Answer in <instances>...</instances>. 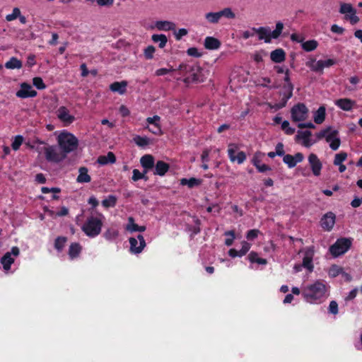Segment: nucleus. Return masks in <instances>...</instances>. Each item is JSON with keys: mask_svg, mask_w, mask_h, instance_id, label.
Masks as SVG:
<instances>
[{"mask_svg": "<svg viewBox=\"0 0 362 362\" xmlns=\"http://www.w3.org/2000/svg\"><path fill=\"white\" fill-rule=\"evenodd\" d=\"M275 71V81L273 88L276 91L273 95L276 103L273 105V109L284 107L288 100L293 95V86L290 80V71L285 65H276L273 67Z\"/></svg>", "mask_w": 362, "mask_h": 362, "instance_id": "nucleus-1", "label": "nucleus"}, {"mask_svg": "<svg viewBox=\"0 0 362 362\" xmlns=\"http://www.w3.org/2000/svg\"><path fill=\"white\" fill-rule=\"evenodd\" d=\"M329 286L325 281L317 280L303 289L302 295L310 303H319L328 296Z\"/></svg>", "mask_w": 362, "mask_h": 362, "instance_id": "nucleus-2", "label": "nucleus"}, {"mask_svg": "<svg viewBox=\"0 0 362 362\" xmlns=\"http://www.w3.org/2000/svg\"><path fill=\"white\" fill-rule=\"evenodd\" d=\"M178 70L187 74L184 79L185 83H201L204 81L203 69L198 65L182 63L179 65Z\"/></svg>", "mask_w": 362, "mask_h": 362, "instance_id": "nucleus-3", "label": "nucleus"}, {"mask_svg": "<svg viewBox=\"0 0 362 362\" xmlns=\"http://www.w3.org/2000/svg\"><path fill=\"white\" fill-rule=\"evenodd\" d=\"M58 143L65 154L74 151L78 146L77 138L69 132L61 133L58 136Z\"/></svg>", "mask_w": 362, "mask_h": 362, "instance_id": "nucleus-4", "label": "nucleus"}, {"mask_svg": "<svg viewBox=\"0 0 362 362\" xmlns=\"http://www.w3.org/2000/svg\"><path fill=\"white\" fill-rule=\"evenodd\" d=\"M102 227L103 221L100 218L90 216L87 218L81 229L87 236L94 238L100 233Z\"/></svg>", "mask_w": 362, "mask_h": 362, "instance_id": "nucleus-5", "label": "nucleus"}, {"mask_svg": "<svg viewBox=\"0 0 362 362\" xmlns=\"http://www.w3.org/2000/svg\"><path fill=\"white\" fill-rule=\"evenodd\" d=\"M339 12L344 15V19L349 21L351 25H355L359 22L356 9L350 3L341 2Z\"/></svg>", "mask_w": 362, "mask_h": 362, "instance_id": "nucleus-6", "label": "nucleus"}, {"mask_svg": "<svg viewBox=\"0 0 362 362\" xmlns=\"http://www.w3.org/2000/svg\"><path fill=\"white\" fill-rule=\"evenodd\" d=\"M319 138H325L326 141L329 143V147L336 151L340 146V139L338 132L332 129H327L322 131L318 134Z\"/></svg>", "mask_w": 362, "mask_h": 362, "instance_id": "nucleus-7", "label": "nucleus"}, {"mask_svg": "<svg viewBox=\"0 0 362 362\" xmlns=\"http://www.w3.org/2000/svg\"><path fill=\"white\" fill-rule=\"evenodd\" d=\"M351 245V240L348 238H340L330 247L329 252L334 257H337L347 252Z\"/></svg>", "mask_w": 362, "mask_h": 362, "instance_id": "nucleus-8", "label": "nucleus"}, {"mask_svg": "<svg viewBox=\"0 0 362 362\" xmlns=\"http://www.w3.org/2000/svg\"><path fill=\"white\" fill-rule=\"evenodd\" d=\"M291 115L293 122H300L308 119L309 110L305 104L298 103L291 108Z\"/></svg>", "mask_w": 362, "mask_h": 362, "instance_id": "nucleus-9", "label": "nucleus"}, {"mask_svg": "<svg viewBox=\"0 0 362 362\" xmlns=\"http://www.w3.org/2000/svg\"><path fill=\"white\" fill-rule=\"evenodd\" d=\"M239 147L235 144H229L228 146V155L231 162H237L238 164L243 163L246 160V154L243 151L235 153L238 151Z\"/></svg>", "mask_w": 362, "mask_h": 362, "instance_id": "nucleus-10", "label": "nucleus"}, {"mask_svg": "<svg viewBox=\"0 0 362 362\" xmlns=\"http://www.w3.org/2000/svg\"><path fill=\"white\" fill-rule=\"evenodd\" d=\"M45 158L49 162L58 163L66 158L65 153H59L57 152L56 147L49 146L44 148Z\"/></svg>", "mask_w": 362, "mask_h": 362, "instance_id": "nucleus-11", "label": "nucleus"}, {"mask_svg": "<svg viewBox=\"0 0 362 362\" xmlns=\"http://www.w3.org/2000/svg\"><path fill=\"white\" fill-rule=\"evenodd\" d=\"M302 252H303V266L309 272H312L314 269V265L313 264V259L315 255L314 247H309L305 248Z\"/></svg>", "mask_w": 362, "mask_h": 362, "instance_id": "nucleus-12", "label": "nucleus"}, {"mask_svg": "<svg viewBox=\"0 0 362 362\" xmlns=\"http://www.w3.org/2000/svg\"><path fill=\"white\" fill-rule=\"evenodd\" d=\"M130 251L132 253L139 254L142 252L144 248L146 247V241L142 235H138L137 238H130Z\"/></svg>", "mask_w": 362, "mask_h": 362, "instance_id": "nucleus-13", "label": "nucleus"}, {"mask_svg": "<svg viewBox=\"0 0 362 362\" xmlns=\"http://www.w3.org/2000/svg\"><path fill=\"white\" fill-rule=\"evenodd\" d=\"M37 93L33 89L30 84L23 82L21 84V88L18 90L16 95L20 98H34L37 96Z\"/></svg>", "mask_w": 362, "mask_h": 362, "instance_id": "nucleus-14", "label": "nucleus"}, {"mask_svg": "<svg viewBox=\"0 0 362 362\" xmlns=\"http://www.w3.org/2000/svg\"><path fill=\"white\" fill-rule=\"evenodd\" d=\"M336 221V216L329 211L326 213L320 220V225L323 230L330 231L333 229Z\"/></svg>", "mask_w": 362, "mask_h": 362, "instance_id": "nucleus-15", "label": "nucleus"}, {"mask_svg": "<svg viewBox=\"0 0 362 362\" xmlns=\"http://www.w3.org/2000/svg\"><path fill=\"white\" fill-rule=\"evenodd\" d=\"M282 158L284 163L286 164L289 168H294L297 163L302 162L304 159V156L301 153H297L294 156L285 153Z\"/></svg>", "mask_w": 362, "mask_h": 362, "instance_id": "nucleus-16", "label": "nucleus"}, {"mask_svg": "<svg viewBox=\"0 0 362 362\" xmlns=\"http://www.w3.org/2000/svg\"><path fill=\"white\" fill-rule=\"evenodd\" d=\"M308 162L310 165L313 173L315 176H319L321 173L322 164L317 155L315 153H310L308 156Z\"/></svg>", "mask_w": 362, "mask_h": 362, "instance_id": "nucleus-17", "label": "nucleus"}, {"mask_svg": "<svg viewBox=\"0 0 362 362\" xmlns=\"http://www.w3.org/2000/svg\"><path fill=\"white\" fill-rule=\"evenodd\" d=\"M296 139L305 147H310L315 143V141L311 139V132L309 131L298 132L296 135Z\"/></svg>", "mask_w": 362, "mask_h": 362, "instance_id": "nucleus-18", "label": "nucleus"}, {"mask_svg": "<svg viewBox=\"0 0 362 362\" xmlns=\"http://www.w3.org/2000/svg\"><path fill=\"white\" fill-rule=\"evenodd\" d=\"M334 104L344 111H350L355 106V101L349 98H341L336 100Z\"/></svg>", "mask_w": 362, "mask_h": 362, "instance_id": "nucleus-19", "label": "nucleus"}, {"mask_svg": "<svg viewBox=\"0 0 362 362\" xmlns=\"http://www.w3.org/2000/svg\"><path fill=\"white\" fill-rule=\"evenodd\" d=\"M57 116L61 121L68 124L72 123L75 119V117L69 114V111L64 106H62L58 109Z\"/></svg>", "mask_w": 362, "mask_h": 362, "instance_id": "nucleus-20", "label": "nucleus"}, {"mask_svg": "<svg viewBox=\"0 0 362 362\" xmlns=\"http://www.w3.org/2000/svg\"><path fill=\"white\" fill-rule=\"evenodd\" d=\"M256 35H258L259 40H264L265 42L272 41V31L269 28L259 27L256 28Z\"/></svg>", "mask_w": 362, "mask_h": 362, "instance_id": "nucleus-21", "label": "nucleus"}, {"mask_svg": "<svg viewBox=\"0 0 362 362\" xmlns=\"http://www.w3.org/2000/svg\"><path fill=\"white\" fill-rule=\"evenodd\" d=\"M141 166L145 169V173L152 169L155 165L154 157L151 154H146L140 159Z\"/></svg>", "mask_w": 362, "mask_h": 362, "instance_id": "nucleus-22", "label": "nucleus"}, {"mask_svg": "<svg viewBox=\"0 0 362 362\" xmlns=\"http://www.w3.org/2000/svg\"><path fill=\"white\" fill-rule=\"evenodd\" d=\"M127 81H115L110 85V90L114 93L123 95L127 91Z\"/></svg>", "mask_w": 362, "mask_h": 362, "instance_id": "nucleus-23", "label": "nucleus"}, {"mask_svg": "<svg viewBox=\"0 0 362 362\" xmlns=\"http://www.w3.org/2000/svg\"><path fill=\"white\" fill-rule=\"evenodd\" d=\"M154 167L153 174L159 176H164L170 169V165L163 160H158Z\"/></svg>", "mask_w": 362, "mask_h": 362, "instance_id": "nucleus-24", "label": "nucleus"}, {"mask_svg": "<svg viewBox=\"0 0 362 362\" xmlns=\"http://www.w3.org/2000/svg\"><path fill=\"white\" fill-rule=\"evenodd\" d=\"M221 42L214 37H206L204 40V47L207 49H217L221 47Z\"/></svg>", "mask_w": 362, "mask_h": 362, "instance_id": "nucleus-25", "label": "nucleus"}, {"mask_svg": "<svg viewBox=\"0 0 362 362\" xmlns=\"http://www.w3.org/2000/svg\"><path fill=\"white\" fill-rule=\"evenodd\" d=\"M126 230L130 232H144L146 230L145 226H138L134 223V219L133 217L130 216L128 218V223L126 226Z\"/></svg>", "mask_w": 362, "mask_h": 362, "instance_id": "nucleus-26", "label": "nucleus"}, {"mask_svg": "<svg viewBox=\"0 0 362 362\" xmlns=\"http://www.w3.org/2000/svg\"><path fill=\"white\" fill-rule=\"evenodd\" d=\"M116 162V156L112 151H109L105 156H100L98 158V163L104 165L108 163H115Z\"/></svg>", "mask_w": 362, "mask_h": 362, "instance_id": "nucleus-27", "label": "nucleus"}, {"mask_svg": "<svg viewBox=\"0 0 362 362\" xmlns=\"http://www.w3.org/2000/svg\"><path fill=\"white\" fill-rule=\"evenodd\" d=\"M82 250V247L78 243H72L69 248V256L70 259H74L77 258L81 254Z\"/></svg>", "mask_w": 362, "mask_h": 362, "instance_id": "nucleus-28", "label": "nucleus"}, {"mask_svg": "<svg viewBox=\"0 0 362 362\" xmlns=\"http://www.w3.org/2000/svg\"><path fill=\"white\" fill-rule=\"evenodd\" d=\"M156 27L159 30L169 31L175 28V24L168 21H158L156 22Z\"/></svg>", "mask_w": 362, "mask_h": 362, "instance_id": "nucleus-29", "label": "nucleus"}, {"mask_svg": "<svg viewBox=\"0 0 362 362\" xmlns=\"http://www.w3.org/2000/svg\"><path fill=\"white\" fill-rule=\"evenodd\" d=\"M90 180L91 177L88 173V169L86 167H81L76 181L79 183H87L90 182Z\"/></svg>", "mask_w": 362, "mask_h": 362, "instance_id": "nucleus-30", "label": "nucleus"}, {"mask_svg": "<svg viewBox=\"0 0 362 362\" xmlns=\"http://www.w3.org/2000/svg\"><path fill=\"white\" fill-rule=\"evenodd\" d=\"M22 66V62L15 57L10 58V59L5 64V67L8 69H20Z\"/></svg>", "mask_w": 362, "mask_h": 362, "instance_id": "nucleus-31", "label": "nucleus"}, {"mask_svg": "<svg viewBox=\"0 0 362 362\" xmlns=\"http://www.w3.org/2000/svg\"><path fill=\"white\" fill-rule=\"evenodd\" d=\"M325 107L323 106L320 107L316 112H315L313 118L316 124H321L325 119Z\"/></svg>", "mask_w": 362, "mask_h": 362, "instance_id": "nucleus-32", "label": "nucleus"}, {"mask_svg": "<svg viewBox=\"0 0 362 362\" xmlns=\"http://www.w3.org/2000/svg\"><path fill=\"white\" fill-rule=\"evenodd\" d=\"M13 262L14 259L11 256L10 252H6L1 259V263L6 271L11 269V266Z\"/></svg>", "mask_w": 362, "mask_h": 362, "instance_id": "nucleus-33", "label": "nucleus"}, {"mask_svg": "<svg viewBox=\"0 0 362 362\" xmlns=\"http://www.w3.org/2000/svg\"><path fill=\"white\" fill-rule=\"evenodd\" d=\"M247 259L251 263H257L258 264H267V260L264 258H261L258 256V254L255 252L252 251L247 256Z\"/></svg>", "mask_w": 362, "mask_h": 362, "instance_id": "nucleus-34", "label": "nucleus"}, {"mask_svg": "<svg viewBox=\"0 0 362 362\" xmlns=\"http://www.w3.org/2000/svg\"><path fill=\"white\" fill-rule=\"evenodd\" d=\"M286 59V53L282 49L273 50V62L281 63Z\"/></svg>", "mask_w": 362, "mask_h": 362, "instance_id": "nucleus-35", "label": "nucleus"}, {"mask_svg": "<svg viewBox=\"0 0 362 362\" xmlns=\"http://www.w3.org/2000/svg\"><path fill=\"white\" fill-rule=\"evenodd\" d=\"M202 181L199 179H197L195 177H191L189 179L182 178L180 180V184L182 185H187L189 188H193L196 186H199L201 184Z\"/></svg>", "mask_w": 362, "mask_h": 362, "instance_id": "nucleus-36", "label": "nucleus"}, {"mask_svg": "<svg viewBox=\"0 0 362 362\" xmlns=\"http://www.w3.org/2000/svg\"><path fill=\"white\" fill-rule=\"evenodd\" d=\"M154 42H158L160 48H163L168 42L167 37L163 34H153L151 37Z\"/></svg>", "mask_w": 362, "mask_h": 362, "instance_id": "nucleus-37", "label": "nucleus"}, {"mask_svg": "<svg viewBox=\"0 0 362 362\" xmlns=\"http://www.w3.org/2000/svg\"><path fill=\"white\" fill-rule=\"evenodd\" d=\"M133 141L139 147H145L150 144V140L146 136L136 135L133 138Z\"/></svg>", "mask_w": 362, "mask_h": 362, "instance_id": "nucleus-38", "label": "nucleus"}, {"mask_svg": "<svg viewBox=\"0 0 362 362\" xmlns=\"http://www.w3.org/2000/svg\"><path fill=\"white\" fill-rule=\"evenodd\" d=\"M306 65L313 71H322L320 60L316 61L315 59H311L306 63Z\"/></svg>", "mask_w": 362, "mask_h": 362, "instance_id": "nucleus-39", "label": "nucleus"}, {"mask_svg": "<svg viewBox=\"0 0 362 362\" xmlns=\"http://www.w3.org/2000/svg\"><path fill=\"white\" fill-rule=\"evenodd\" d=\"M117 199L115 195L110 194L107 198L102 201V205L105 208L114 207L117 204Z\"/></svg>", "mask_w": 362, "mask_h": 362, "instance_id": "nucleus-40", "label": "nucleus"}, {"mask_svg": "<svg viewBox=\"0 0 362 362\" xmlns=\"http://www.w3.org/2000/svg\"><path fill=\"white\" fill-rule=\"evenodd\" d=\"M67 241V238L64 236H59L55 239L54 241V248L61 252L65 246V244Z\"/></svg>", "mask_w": 362, "mask_h": 362, "instance_id": "nucleus-41", "label": "nucleus"}, {"mask_svg": "<svg viewBox=\"0 0 362 362\" xmlns=\"http://www.w3.org/2000/svg\"><path fill=\"white\" fill-rule=\"evenodd\" d=\"M317 47V42L311 40L302 43V48L306 52H310L315 49Z\"/></svg>", "mask_w": 362, "mask_h": 362, "instance_id": "nucleus-42", "label": "nucleus"}, {"mask_svg": "<svg viewBox=\"0 0 362 362\" xmlns=\"http://www.w3.org/2000/svg\"><path fill=\"white\" fill-rule=\"evenodd\" d=\"M205 18L211 23H217L221 19L219 12H209L206 13Z\"/></svg>", "mask_w": 362, "mask_h": 362, "instance_id": "nucleus-43", "label": "nucleus"}, {"mask_svg": "<svg viewBox=\"0 0 362 362\" xmlns=\"http://www.w3.org/2000/svg\"><path fill=\"white\" fill-rule=\"evenodd\" d=\"M343 273V269L337 265H332L328 270V275L334 278Z\"/></svg>", "mask_w": 362, "mask_h": 362, "instance_id": "nucleus-44", "label": "nucleus"}, {"mask_svg": "<svg viewBox=\"0 0 362 362\" xmlns=\"http://www.w3.org/2000/svg\"><path fill=\"white\" fill-rule=\"evenodd\" d=\"M218 12L221 18L225 17L228 19H233L235 18V14L230 8H225Z\"/></svg>", "mask_w": 362, "mask_h": 362, "instance_id": "nucleus-45", "label": "nucleus"}, {"mask_svg": "<svg viewBox=\"0 0 362 362\" xmlns=\"http://www.w3.org/2000/svg\"><path fill=\"white\" fill-rule=\"evenodd\" d=\"M133 175L132 179L133 181L136 182L139 180L144 179L145 180H148V177L146 176L145 171L144 173H141L138 169L133 170Z\"/></svg>", "mask_w": 362, "mask_h": 362, "instance_id": "nucleus-46", "label": "nucleus"}, {"mask_svg": "<svg viewBox=\"0 0 362 362\" xmlns=\"http://www.w3.org/2000/svg\"><path fill=\"white\" fill-rule=\"evenodd\" d=\"M104 237L107 240H112L115 239L118 236V232L115 229L113 228H108L105 233H104Z\"/></svg>", "mask_w": 362, "mask_h": 362, "instance_id": "nucleus-47", "label": "nucleus"}, {"mask_svg": "<svg viewBox=\"0 0 362 362\" xmlns=\"http://www.w3.org/2000/svg\"><path fill=\"white\" fill-rule=\"evenodd\" d=\"M284 29V23L281 21H278L276 23L275 28L273 30V39L278 38Z\"/></svg>", "mask_w": 362, "mask_h": 362, "instance_id": "nucleus-48", "label": "nucleus"}, {"mask_svg": "<svg viewBox=\"0 0 362 362\" xmlns=\"http://www.w3.org/2000/svg\"><path fill=\"white\" fill-rule=\"evenodd\" d=\"M33 84L38 90H44L46 88V85L41 77H34L33 78Z\"/></svg>", "mask_w": 362, "mask_h": 362, "instance_id": "nucleus-49", "label": "nucleus"}, {"mask_svg": "<svg viewBox=\"0 0 362 362\" xmlns=\"http://www.w3.org/2000/svg\"><path fill=\"white\" fill-rule=\"evenodd\" d=\"M23 142V137L21 135H17L11 144V147L14 151H18Z\"/></svg>", "mask_w": 362, "mask_h": 362, "instance_id": "nucleus-50", "label": "nucleus"}, {"mask_svg": "<svg viewBox=\"0 0 362 362\" xmlns=\"http://www.w3.org/2000/svg\"><path fill=\"white\" fill-rule=\"evenodd\" d=\"M347 158L346 153L341 152L335 155L334 164V165H340Z\"/></svg>", "mask_w": 362, "mask_h": 362, "instance_id": "nucleus-51", "label": "nucleus"}, {"mask_svg": "<svg viewBox=\"0 0 362 362\" xmlns=\"http://www.w3.org/2000/svg\"><path fill=\"white\" fill-rule=\"evenodd\" d=\"M156 51V48L153 45L148 46L144 49V57L146 59H151L153 57V54Z\"/></svg>", "mask_w": 362, "mask_h": 362, "instance_id": "nucleus-52", "label": "nucleus"}, {"mask_svg": "<svg viewBox=\"0 0 362 362\" xmlns=\"http://www.w3.org/2000/svg\"><path fill=\"white\" fill-rule=\"evenodd\" d=\"M20 14H21V11L18 8H14L13 9V11H12V13L11 14H8L6 16V20L7 21H12L15 19H16L18 16H20Z\"/></svg>", "mask_w": 362, "mask_h": 362, "instance_id": "nucleus-53", "label": "nucleus"}, {"mask_svg": "<svg viewBox=\"0 0 362 362\" xmlns=\"http://www.w3.org/2000/svg\"><path fill=\"white\" fill-rule=\"evenodd\" d=\"M226 236H230L229 238H226L225 240V245L227 246H230L233 245L234 239H235V232L234 230H228L224 233Z\"/></svg>", "mask_w": 362, "mask_h": 362, "instance_id": "nucleus-54", "label": "nucleus"}, {"mask_svg": "<svg viewBox=\"0 0 362 362\" xmlns=\"http://www.w3.org/2000/svg\"><path fill=\"white\" fill-rule=\"evenodd\" d=\"M284 147L281 143H279L275 148V151L273 152V157L275 156L283 157L285 154Z\"/></svg>", "mask_w": 362, "mask_h": 362, "instance_id": "nucleus-55", "label": "nucleus"}, {"mask_svg": "<svg viewBox=\"0 0 362 362\" xmlns=\"http://www.w3.org/2000/svg\"><path fill=\"white\" fill-rule=\"evenodd\" d=\"M259 233L260 232H259V230L258 229L250 230L247 231V233L246 234V238L248 240H253L256 238H257V236H258Z\"/></svg>", "mask_w": 362, "mask_h": 362, "instance_id": "nucleus-56", "label": "nucleus"}, {"mask_svg": "<svg viewBox=\"0 0 362 362\" xmlns=\"http://www.w3.org/2000/svg\"><path fill=\"white\" fill-rule=\"evenodd\" d=\"M250 244L248 243L246 241H243L242 243V247L240 250H238L240 255V257H243L244 255H245L247 254V252L250 250Z\"/></svg>", "mask_w": 362, "mask_h": 362, "instance_id": "nucleus-57", "label": "nucleus"}, {"mask_svg": "<svg viewBox=\"0 0 362 362\" xmlns=\"http://www.w3.org/2000/svg\"><path fill=\"white\" fill-rule=\"evenodd\" d=\"M281 129L287 134H293L295 132V129L290 127L289 122L288 121H284L281 124Z\"/></svg>", "mask_w": 362, "mask_h": 362, "instance_id": "nucleus-58", "label": "nucleus"}, {"mask_svg": "<svg viewBox=\"0 0 362 362\" xmlns=\"http://www.w3.org/2000/svg\"><path fill=\"white\" fill-rule=\"evenodd\" d=\"M256 35V28H252L250 30H245L242 33V37L245 40L253 37Z\"/></svg>", "mask_w": 362, "mask_h": 362, "instance_id": "nucleus-59", "label": "nucleus"}, {"mask_svg": "<svg viewBox=\"0 0 362 362\" xmlns=\"http://www.w3.org/2000/svg\"><path fill=\"white\" fill-rule=\"evenodd\" d=\"M175 71L173 67L170 69L160 68L156 71V75L158 76L166 75L170 72Z\"/></svg>", "mask_w": 362, "mask_h": 362, "instance_id": "nucleus-60", "label": "nucleus"}, {"mask_svg": "<svg viewBox=\"0 0 362 362\" xmlns=\"http://www.w3.org/2000/svg\"><path fill=\"white\" fill-rule=\"evenodd\" d=\"M187 53L189 56L194 57H202V53L199 52L198 49L196 47H190L187 50Z\"/></svg>", "mask_w": 362, "mask_h": 362, "instance_id": "nucleus-61", "label": "nucleus"}, {"mask_svg": "<svg viewBox=\"0 0 362 362\" xmlns=\"http://www.w3.org/2000/svg\"><path fill=\"white\" fill-rule=\"evenodd\" d=\"M322 69L323 70L325 68L330 67L336 64V61L332 59H328L326 60H320Z\"/></svg>", "mask_w": 362, "mask_h": 362, "instance_id": "nucleus-62", "label": "nucleus"}, {"mask_svg": "<svg viewBox=\"0 0 362 362\" xmlns=\"http://www.w3.org/2000/svg\"><path fill=\"white\" fill-rule=\"evenodd\" d=\"M148 130L155 135H160L162 134L161 128L159 124L153 125L152 127H148Z\"/></svg>", "mask_w": 362, "mask_h": 362, "instance_id": "nucleus-63", "label": "nucleus"}, {"mask_svg": "<svg viewBox=\"0 0 362 362\" xmlns=\"http://www.w3.org/2000/svg\"><path fill=\"white\" fill-rule=\"evenodd\" d=\"M329 311L330 313L336 315L338 313V304L336 301H331L329 305Z\"/></svg>", "mask_w": 362, "mask_h": 362, "instance_id": "nucleus-64", "label": "nucleus"}]
</instances>
